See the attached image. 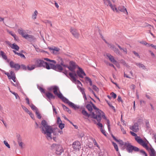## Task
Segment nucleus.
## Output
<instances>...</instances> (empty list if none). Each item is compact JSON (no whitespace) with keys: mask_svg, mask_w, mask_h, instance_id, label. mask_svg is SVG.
Wrapping results in <instances>:
<instances>
[{"mask_svg":"<svg viewBox=\"0 0 156 156\" xmlns=\"http://www.w3.org/2000/svg\"><path fill=\"white\" fill-rule=\"evenodd\" d=\"M118 12H119V11L121 12H124L125 11L127 12V10L126 8L125 7L121 5L119 6L118 7Z\"/></svg>","mask_w":156,"mask_h":156,"instance_id":"nucleus-24","label":"nucleus"},{"mask_svg":"<svg viewBox=\"0 0 156 156\" xmlns=\"http://www.w3.org/2000/svg\"><path fill=\"white\" fill-rule=\"evenodd\" d=\"M49 48L51 52L54 54H57L60 50L59 48L55 47Z\"/></svg>","mask_w":156,"mask_h":156,"instance_id":"nucleus-18","label":"nucleus"},{"mask_svg":"<svg viewBox=\"0 0 156 156\" xmlns=\"http://www.w3.org/2000/svg\"><path fill=\"white\" fill-rule=\"evenodd\" d=\"M116 45L118 47L120 50V51L115 46L111 44H108V47L111 49L118 55L122 56V53L126 54L127 52V49L126 48H122L119 44H116Z\"/></svg>","mask_w":156,"mask_h":156,"instance_id":"nucleus-3","label":"nucleus"},{"mask_svg":"<svg viewBox=\"0 0 156 156\" xmlns=\"http://www.w3.org/2000/svg\"><path fill=\"white\" fill-rule=\"evenodd\" d=\"M39 90H40L41 91V92L43 93H45V90H44L41 87H40L39 88Z\"/></svg>","mask_w":156,"mask_h":156,"instance_id":"nucleus-64","label":"nucleus"},{"mask_svg":"<svg viewBox=\"0 0 156 156\" xmlns=\"http://www.w3.org/2000/svg\"><path fill=\"white\" fill-rule=\"evenodd\" d=\"M44 23L47 25H50L51 27H52V24L51 21L48 20H44L43 21Z\"/></svg>","mask_w":156,"mask_h":156,"instance_id":"nucleus-35","label":"nucleus"},{"mask_svg":"<svg viewBox=\"0 0 156 156\" xmlns=\"http://www.w3.org/2000/svg\"><path fill=\"white\" fill-rule=\"evenodd\" d=\"M30 106L33 110H35V111H36L38 110L37 108L32 103L31 104Z\"/></svg>","mask_w":156,"mask_h":156,"instance_id":"nucleus-36","label":"nucleus"},{"mask_svg":"<svg viewBox=\"0 0 156 156\" xmlns=\"http://www.w3.org/2000/svg\"><path fill=\"white\" fill-rule=\"evenodd\" d=\"M62 101L65 103L67 104L70 107L75 110L79 109L80 108V106L79 105H76L70 101L68 99L65 97L64 99H62Z\"/></svg>","mask_w":156,"mask_h":156,"instance_id":"nucleus-8","label":"nucleus"},{"mask_svg":"<svg viewBox=\"0 0 156 156\" xmlns=\"http://www.w3.org/2000/svg\"><path fill=\"white\" fill-rule=\"evenodd\" d=\"M86 107L88 110L90 112V114H91V112H92V106L90 104H88L86 105Z\"/></svg>","mask_w":156,"mask_h":156,"instance_id":"nucleus-32","label":"nucleus"},{"mask_svg":"<svg viewBox=\"0 0 156 156\" xmlns=\"http://www.w3.org/2000/svg\"><path fill=\"white\" fill-rule=\"evenodd\" d=\"M44 60H45L47 61H48V62H49L50 63H51V62H52L53 63L55 64L56 63V62L54 60H50L47 58H44Z\"/></svg>","mask_w":156,"mask_h":156,"instance_id":"nucleus-37","label":"nucleus"},{"mask_svg":"<svg viewBox=\"0 0 156 156\" xmlns=\"http://www.w3.org/2000/svg\"><path fill=\"white\" fill-rule=\"evenodd\" d=\"M46 64V62H45L43 60L39 59H37L35 62V64L32 65L30 67L28 66L27 69L29 70H31L34 69L36 67H43L45 68Z\"/></svg>","mask_w":156,"mask_h":156,"instance_id":"nucleus-4","label":"nucleus"},{"mask_svg":"<svg viewBox=\"0 0 156 156\" xmlns=\"http://www.w3.org/2000/svg\"><path fill=\"white\" fill-rule=\"evenodd\" d=\"M133 53L137 57H138L139 58H140V56L139 55V54L136 52L135 51H133Z\"/></svg>","mask_w":156,"mask_h":156,"instance_id":"nucleus-62","label":"nucleus"},{"mask_svg":"<svg viewBox=\"0 0 156 156\" xmlns=\"http://www.w3.org/2000/svg\"><path fill=\"white\" fill-rule=\"evenodd\" d=\"M73 72H74L73 73H69V75L71 78V80L72 82L74 83H76V77L77 76V74H76L75 73V71H74Z\"/></svg>","mask_w":156,"mask_h":156,"instance_id":"nucleus-16","label":"nucleus"},{"mask_svg":"<svg viewBox=\"0 0 156 156\" xmlns=\"http://www.w3.org/2000/svg\"><path fill=\"white\" fill-rule=\"evenodd\" d=\"M5 43L6 44L8 45L12 49H15L17 51L19 50L20 48L19 46L17 45L16 44L13 43L11 44L9 41H6Z\"/></svg>","mask_w":156,"mask_h":156,"instance_id":"nucleus-12","label":"nucleus"},{"mask_svg":"<svg viewBox=\"0 0 156 156\" xmlns=\"http://www.w3.org/2000/svg\"><path fill=\"white\" fill-rule=\"evenodd\" d=\"M142 27H149V28H150V29L151 28V27H153L151 25H150L147 23H145L144 24V26H143Z\"/></svg>","mask_w":156,"mask_h":156,"instance_id":"nucleus-41","label":"nucleus"},{"mask_svg":"<svg viewBox=\"0 0 156 156\" xmlns=\"http://www.w3.org/2000/svg\"><path fill=\"white\" fill-rule=\"evenodd\" d=\"M150 149L151 151L150 156H155L156 155V153L154 150L153 148H150Z\"/></svg>","mask_w":156,"mask_h":156,"instance_id":"nucleus-29","label":"nucleus"},{"mask_svg":"<svg viewBox=\"0 0 156 156\" xmlns=\"http://www.w3.org/2000/svg\"><path fill=\"white\" fill-rule=\"evenodd\" d=\"M130 128L134 132H137L139 130L138 123L136 122L135 123L133 126L130 127Z\"/></svg>","mask_w":156,"mask_h":156,"instance_id":"nucleus-19","label":"nucleus"},{"mask_svg":"<svg viewBox=\"0 0 156 156\" xmlns=\"http://www.w3.org/2000/svg\"><path fill=\"white\" fill-rule=\"evenodd\" d=\"M140 151V149L138 147L133 146L129 143H127V151L129 153H132L133 151L138 152Z\"/></svg>","mask_w":156,"mask_h":156,"instance_id":"nucleus-9","label":"nucleus"},{"mask_svg":"<svg viewBox=\"0 0 156 156\" xmlns=\"http://www.w3.org/2000/svg\"><path fill=\"white\" fill-rule=\"evenodd\" d=\"M58 127L61 129H62L64 127L65 124L62 123H60L58 124Z\"/></svg>","mask_w":156,"mask_h":156,"instance_id":"nucleus-44","label":"nucleus"},{"mask_svg":"<svg viewBox=\"0 0 156 156\" xmlns=\"http://www.w3.org/2000/svg\"><path fill=\"white\" fill-rule=\"evenodd\" d=\"M21 107L27 113H28L29 112H30L27 108H26L25 107L23 106V105H22Z\"/></svg>","mask_w":156,"mask_h":156,"instance_id":"nucleus-42","label":"nucleus"},{"mask_svg":"<svg viewBox=\"0 0 156 156\" xmlns=\"http://www.w3.org/2000/svg\"><path fill=\"white\" fill-rule=\"evenodd\" d=\"M10 75L11 76V78L16 77L15 74L13 71H10Z\"/></svg>","mask_w":156,"mask_h":156,"instance_id":"nucleus-52","label":"nucleus"},{"mask_svg":"<svg viewBox=\"0 0 156 156\" xmlns=\"http://www.w3.org/2000/svg\"><path fill=\"white\" fill-rule=\"evenodd\" d=\"M93 89L96 92H98L99 91V89L96 86L93 85H92Z\"/></svg>","mask_w":156,"mask_h":156,"instance_id":"nucleus-46","label":"nucleus"},{"mask_svg":"<svg viewBox=\"0 0 156 156\" xmlns=\"http://www.w3.org/2000/svg\"><path fill=\"white\" fill-rule=\"evenodd\" d=\"M86 79L88 81H89V83H90V86H92V82L91 80L88 77H86Z\"/></svg>","mask_w":156,"mask_h":156,"instance_id":"nucleus-57","label":"nucleus"},{"mask_svg":"<svg viewBox=\"0 0 156 156\" xmlns=\"http://www.w3.org/2000/svg\"><path fill=\"white\" fill-rule=\"evenodd\" d=\"M62 106L64 110L65 111H67L70 114L71 113V111L66 106L63 104H62Z\"/></svg>","mask_w":156,"mask_h":156,"instance_id":"nucleus-28","label":"nucleus"},{"mask_svg":"<svg viewBox=\"0 0 156 156\" xmlns=\"http://www.w3.org/2000/svg\"><path fill=\"white\" fill-rule=\"evenodd\" d=\"M105 4L107 6H109L111 9L114 12H118V10L117 8H116L115 6L113 5L109 0H103Z\"/></svg>","mask_w":156,"mask_h":156,"instance_id":"nucleus-10","label":"nucleus"},{"mask_svg":"<svg viewBox=\"0 0 156 156\" xmlns=\"http://www.w3.org/2000/svg\"><path fill=\"white\" fill-rule=\"evenodd\" d=\"M18 32L19 34L21 35L24 38L25 36V32L24 30L22 29H19L18 30Z\"/></svg>","mask_w":156,"mask_h":156,"instance_id":"nucleus-25","label":"nucleus"},{"mask_svg":"<svg viewBox=\"0 0 156 156\" xmlns=\"http://www.w3.org/2000/svg\"><path fill=\"white\" fill-rule=\"evenodd\" d=\"M10 92H11L12 94H14L15 96L16 99H17L18 98H20L19 96L18 95V94L17 93H16L14 92H13L11 90H10Z\"/></svg>","mask_w":156,"mask_h":156,"instance_id":"nucleus-49","label":"nucleus"},{"mask_svg":"<svg viewBox=\"0 0 156 156\" xmlns=\"http://www.w3.org/2000/svg\"><path fill=\"white\" fill-rule=\"evenodd\" d=\"M8 33L14 38V40L15 41H18L19 40L18 37L16 36V35L15 34L13 33L12 31H8Z\"/></svg>","mask_w":156,"mask_h":156,"instance_id":"nucleus-27","label":"nucleus"},{"mask_svg":"<svg viewBox=\"0 0 156 156\" xmlns=\"http://www.w3.org/2000/svg\"><path fill=\"white\" fill-rule=\"evenodd\" d=\"M17 142H18L19 141H21L22 139L20 136V135H18L17 136Z\"/></svg>","mask_w":156,"mask_h":156,"instance_id":"nucleus-56","label":"nucleus"},{"mask_svg":"<svg viewBox=\"0 0 156 156\" xmlns=\"http://www.w3.org/2000/svg\"><path fill=\"white\" fill-rule=\"evenodd\" d=\"M111 94V95L114 98H115L117 96L116 94L113 92H112Z\"/></svg>","mask_w":156,"mask_h":156,"instance_id":"nucleus-58","label":"nucleus"},{"mask_svg":"<svg viewBox=\"0 0 156 156\" xmlns=\"http://www.w3.org/2000/svg\"><path fill=\"white\" fill-rule=\"evenodd\" d=\"M51 148L55 151L56 153L60 155L64 151V150L62 146L59 144H53L51 146Z\"/></svg>","mask_w":156,"mask_h":156,"instance_id":"nucleus-6","label":"nucleus"},{"mask_svg":"<svg viewBox=\"0 0 156 156\" xmlns=\"http://www.w3.org/2000/svg\"><path fill=\"white\" fill-rule=\"evenodd\" d=\"M35 113L37 117L39 119H40L41 118V115L40 114L39 111H38V110L37 111H35Z\"/></svg>","mask_w":156,"mask_h":156,"instance_id":"nucleus-40","label":"nucleus"},{"mask_svg":"<svg viewBox=\"0 0 156 156\" xmlns=\"http://www.w3.org/2000/svg\"><path fill=\"white\" fill-rule=\"evenodd\" d=\"M78 66L76 64L75 62L73 61H70L69 63V66H67V68L70 71L73 72L76 69Z\"/></svg>","mask_w":156,"mask_h":156,"instance_id":"nucleus-11","label":"nucleus"},{"mask_svg":"<svg viewBox=\"0 0 156 156\" xmlns=\"http://www.w3.org/2000/svg\"><path fill=\"white\" fill-rule=\"evenodd\" d=\"M37 14V11L36 10H35L34 12V13H33L32 15V18L34 20L36 19Z\"/></svg>","mask_w":156,"mask_h":156,"instance_id":"nucleus-34","label":"nucleus"},{"mask_svg":"<svg viewBox=\"0 0 156 156\" xmlns=\"http://www.w3.org/2000/svg\"><path fill=\"white\" fill-rule=\"evenodd\" d=\"M78 68L79 70L76 71L78 76L80 78H83L84 76H86V74L81 68L79 66H78Z\"/></svg>","mask_w":156,"mask_h":156,"instance_id":"nucleus-14","label":"nucleus"},{"mask_svg":"<svg viewBox=\"0 0 156 156\" xmlns=\"http://www.w3.org/2000/svg\"><path fill=\"white\" fill-rule=\"evenodd\" d=\"M18 143L19 146L21 147V148L22 149L23 147V143L22 141H19Z\"/></svg>","mask_w":156,"mask_h":156,"instance_id":"nucleus-43","label":"nucleus"},{"mask_svg":"<svg viewBox=\"0 0 156 156\" xmlns=\"http://www.w3.org/2000/svg\"><path fill=\"white\" fill-rule=\"evenodd\" d=\"M98 122V123H97V125H98L99 126L101 127V128H102L103 127V125L102 124L100 123L101 121H97Z\"/></svg>","mask_w":156,"mask_h":156,"instance_id":"nucleus-63","label":"nucleus"},{"mask_svg":"<svg viewBox=\"0 0 156 156\" xmlns=\"http://www.w3.org/2000/svg\"><path fill=\"white\" fill-rule=\"evenodd\" d=\"M20 66L21 68L23 70H26L27 69V67L25 65H21Z\"/></svg>","mask_w":156,"mask_h":156,"instance_id":"nucleus-54","label":"nucleus"},{"mask_svg":"<svg viewBox=\"0 0 156 156\" xmlns=\"http://www.w3.org/2000/svg\"><path fill=\"white\" fill-rule=\"evenodd\" d=\"M11 84L14 86L16 87L18 89H20L21 87L18 81L16 82L15 83H14L12 82H11Z\"/></svg>","mask_w":156,"mask_h":156,"instance_id":"nucleus-26","label":"nucleus"},{"mask_svg":"<svg viewBox=\"0 0 156 156\" xmlns=\"http://www.w3.org/2000/svg\"><path fill=\"white\" fill-rule=\"evenodd\" d=\"M41 124L42 126L40 127V128L41 129V132L46 135V137L48 139H52L51 135L52 133H53L54 135L58 134V133H55V132L59 133L60 134H62L63 133V131L58 128H53L51 126L48 125L45 120L42 121Z\"/></svg>","mask_w":156,"mask_h":156,"instance_id":"nucleus-1","label":"nucleus"},{"mask_svg":"<svg viewBox=\"0 0 156 156\" xmlns=\"http://www.w3.org/2000/svg\"><path fill=\"white\" fill-rule=\"evenodd\" d=\"M45 68L48 69H53L56 71L61 72L63 70V69L61 66L60 65L57 64L55 65L51 63L46 62Z\"/></svg>","mask_w":156,"mask_h":156,"instance_id":"nucleus-5","label":"nucleus"},{"mask_svg":"<svg viewBox=\"0 0 156 156\" xmlns=\"http://www.w3.org/2000/svg\"><path fill=\"white\" fill-rule=\"evenodd\" d=\"M3 143L5 145L9 148H10V146L8 144V143L5 140H4L3 141Z\"/></svg>","mask_w":156,"mask_h":156,"instance_id":"nucleus-48","label":"nucleus"},{"mask_svg":"<svg viewBox=\"0 0 156 156\" xmlns=\"http://www.w3.org/2000/svg\"><path fill=\"white\" fill-rule=\"evenodd\" d=\"M28 114L30 115L32 119H33L34 118V115L32 113V112H29Z\"/></svg>","mask_w":156,"mask_h":156,"instance_id":"nucleus-60","label":"nucleus"},{"mask_svg":"<svg viewBox=\"0 0 156 156\" xmlns=\"http://www.w3.org/2000/svg\"><path fill=\"white\" fill-rule=\"evenodd\" d=\"M135 140L139 144L143 141V140L140 137L137 136L136 137H135Z\"/></svg>","mask_w":156,"mask_h":156,"instance_id":"nucleus-31","label":"nucleus"},{"mask_svg":"<svg viewBox=\"0 0 156 156\" xmlns=\"http://www.w3.org/2000/svg\"><path fill=\"white\" fill-rule=\"evenodd\" d=\"M9 65L12 68H14L16 70H18L20 68V66L17 63H15L12 61H11L9 63Z\"/></svg>","mask_w":156,"mask_h":156,"instance_id":"nucleus-15","label":"nucleus"},{"mask_svg":"<svg viewBox=\"0 0 156 156\" xmlns=\"http://www.w3.org/2000/svg\"><path fill=\"white\" fill-rule=\"evenodd\" d=\"M96 114L94 112H91V114H88L85 109H83L82 110V114L85 116L89 118L90 117L91 118L96 119L97 121H101V115L103 113V112L100 110L95 111Z\"/></svg>","mask_w":156,"mask_h":156,"instance_id":"nucleus-2","label":"nucleus"},{"mask_svg":"<svg viewBox=\"0 0 156 156\" xmlns=\"http://www.w3.org/2000/svg\"><path fill=\"white\" fill-rule=\"evenodd\" d=\"M77 87L80 91L81 92L83 95V97L84 98V101L87 100V98L86 94L85 93L84 89L83 88L80 87L79 86H77Z\"/></svg>","mask_w":156,"mask_h":156,"instance_id":"nucleus-20","label":"nucleus"},{"mask_svg":"<svg viewBox=\"0 0 156 156\" xmlns=\"http://www.w3.org/2000/svg\"><path fill=\"white\" fill-rule=\"evenodd\" d=\"M72 147L75 150H79L80 148V143L78 141L74 142L72 144Z\"/></svg>","mask_w":156,"mask_h":156,"instance_id":"nucleus-13","label":"nucleus"},{"mask_svg":"<svg viewBox=\"0 0 156 156\" xmlns=\"http://www.w3.org/2000/svg\"><path fill=\"white\" fill-rule=\"evenodd\" d=\"M60 123H62V121L59 117H58L57 118V123L59 124Z\"/></svg>","mask_w":156,"mask_h":156,"instance_id":"nucleus-59","label":"nucleus"},{"mask_svg":"<svg viewBox=\"0 0 156 156\" xmlns=\"http://www.w3.org/2000/svg\"><path fill=\"white\" fill-rule=\"evenodd\" d=\"M107 125L109 131H110V121L108 119L107 120Z\"/></svg>","mask_w":156,"mask_h":156,"instance_id":"nucleus-47","label":"nucleus"},{"mask_svg":"<svg viewBox=\"0 0 156 156\" xmlns=\"http://www.w3.org/2000/svg\"><path fill=\"white\" fill-rule=\"evenodd\" d=\"M0 53L3 59L5 60H6L7 59V57L3 51H0Z\"/></svg>","mask_w":156,"mask_h":156,"instance_id":"nucleus-33","label":"nucleus"},{"mask_svg":"<svg viewBox=\"0 0 156 156\" xmlns=\"http://www.w3.org/2000/svg\"><path fill=\"white\" fill-rule=\"evenodd\" d=\"M24 38L29 41H33L34 40V37L33 36L29 35L27 34H25V36Z\"/></svg>","mask_w":156,"mask_h":156,"instance_id":"nucleus-21","label":"nucleus"},{"mask_svg":"<svg viewBox=\"0 0 156 156\" xmlns=\"http://www.w3.org/2000/svg\"><path fill=\"white\" fill-rule=\"evenodd\" d=\"M140 152L141 154L145 156H148L147 154L146 153V152L143 150H140Z\"/></svg>","mask_w":156,"mask_h":156,"instance_id":"nucleus-39","label":"nucleus"},{"mask_svg":"<svg viewBox=\"0 0 156 156\" xmlns=\"http://www.w3.org/2000/svg\"><path fill=\"white\" fill-rule=\"evenodd\" d=\"M90 103L92 105V107H93V108L96 110H99L96 107V106L93 104L91 101H90Z\"/></svg>","mask_w":156,"mask_h":156,"instance_id":"nucleus-51","label":"nucleus"},{"mask_svg":"<svg viewBox=\"0 0 156 156\" xmlns=\"http://www.w3.org/2000/svg\"><path fill=\"white\" fill-rule=\"evenodd\" d=\"M70 32L75 38H78L79 37V34L76 29L71 28L70 29Z\"/></svg>","mask_w":156,"mask_h":156,"instance_id":"nucleus-17","label":"nucleus"},{"mask_svg":"<svg viewBox=\"0 0 156 156\" xmlns=\"http://www.w3.org/2000/svg\"><path fill=\"white\" fill-rule=\"evenodd\" d=\"M140 43L141 44H144V45H148L149 46H150V44H149L148 43H147L146 41H141L140 42Z\"/></svg>","mask_w":156,"mask_h":156,"instance_id":"nucleus-53","label":"nucleus"},{"mask_svg":"<svg viewBox=\"0 0 156 156\" xmlns=\"http://www.w3.org/2000/svg\"><path fill=\"white\" fill-rule=\"evenodd\" d=\"M106 56L108 58L109 60L112 62L114 63L116 62V61L114 57L110 54H107Z\"/></svg>","mask_w":156,"mask_h":156,"instance_id":"nucleus-22","label":"nucleus"},{"mask_svg":"<svg viewBox=\"0 0 156 156\" xmlns=\"http://www.w3.org/2000/svg\"><path fill=\"white\" fill-rule=\"evenodd\" d=\"M59 89L58 87L56 86H54L51 87L49 89V90H53V93L55 94L58 96V98L60 99H61L62 100V99H64L65 97L63 96L62 94L60 92L59 94H58L57 91Z\"/></svg>","mask_w":156,"mask_h":156,"instance_id":"nucleus-7","label":"nucleus"},{"mask_svg":"<svg viewBox=\"0 0 156 156\" xmlns=\"http://www.w3.org/2000/svg\"><path fill=\"white\" fill-rule=\"evenodd\" d=\"M135 65L140 68H142L143 69H145V67L143 64L140 63H136Z\"/></svg>","mask_w":156,"mask_h":156,"instance_id":"nucleus-30","label":"nucleus"},{"mask_svg":"<svg viewBox=\"0 0 156 156\" xmlns=\"http://www.w3.org/2000/svg\"><path fill=\"white\" fill-rule=\"evenodd\" d=\"M101 133L105 136H106L107 135L105 132V131L102 128H101Z\"/></svg>","mask_w":156,"mask_h":156,"instance_id":"nucleus-55","label":"nucleus"},{"mask_svg":"<svg viewBox=\"0 0 156 156\" xmlns=\"http://www.w3.org/2000/svg\"><path fill=\"white\" fill-rule=\"evenodd\" d=\"M140 144H141L144 147L145 146H147V144H146L143 140V141H142Z\"/></svg>","mask_w":156,"mask_h":156,"instance_id":"nucleus-50","label":"nucleus"},{"mask_svg":"<svg viewBox=\"0 0 156 156\" xmlns=\"http://www.w3.org/2000/svg\"><path fill=\"white\" fill-rule=\"evenodd\" d=\"M93 142L94 143V145L98 147L99 148V146L97 143L96 140L95 139L93 140Z\"/></svg>","mask_w":156,"mask_h":156,"instance_id":"nucleus-61","label":"nucleus"},{"mask_svg":"<svg viewBox=\"0 0 156 156\" xmlns=\"http://www.w3.org/2000/svg\"><path fill=\"white\" fill-rule=\"evenodd\" d=\"M2 73H4V74H5L8 77L9 79H11V76L9 73H7V72H5V71H4V72H3Z\"/></svg>","mask_w":156,"mask_h":156,"instance_id":"nucleus-45","label":"nucleus"},{"mask_svg":"<svg viewBox=\"0 0 156 156\" xmlns=\"http://www.w3.org/2000/svg\"><path fill=\"white\" fill-rule=\"evenodd\" d=\"M112 144L114 147V148L117 151H119V148L117 144L115 142H112Z\"/></svg>","mask_w":156,"mask_h":156,"instance_id":"nucleus-38","label":"nucleus"},{"mask_svg":"<svg viewBox=\"0 0 156 156\" xmlns=\"http://www.w3.org/2000/svg\"><path fill=\"white\" fill-rule=\"evenodd\" d=\"M46 96L48 98V99L51 100V99H55V97L51 93L48 92L45 94Z\"/></svg>","mask_w":156,"mask_h":156,"instance_id":"nucleus-23","label":"nucleus"}]
</instances>
